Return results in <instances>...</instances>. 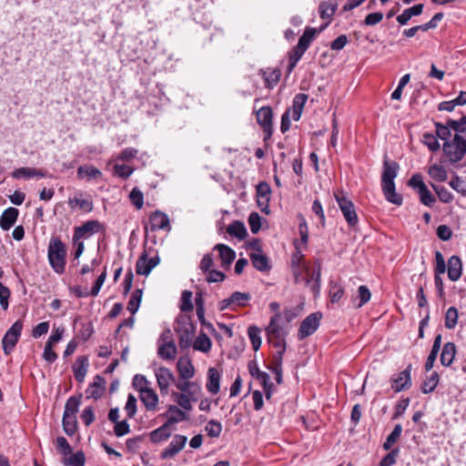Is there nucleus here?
Returning a JSON list of instances; mask_svg holds the SVG:
<instances>
[{
  "instance_id": "1",
  "label": "nucleus",
  "mask_w": 466,
  "mask_h": 466,
  "mask_svg": "<svg viewBox=\"0 0 466 466\" xmlns=\"http://www.w3.org/2000/svg\"><path fill=\"white\" fill-rule=\"evenodd\" d=\"M264 329L268 344L276 349L271 363L267 367L271 371L273 380L269 374L264 372V394L269 400L276 387L282 382V360L287 349L286 337L289 331V324H287L281 312H277Z\"/></svg>"
},
{
  "instance_id": "2",
  "label": "nucleus",
  "mask_w": 466,
  "mask_h": 466,
  "mask_svg": "<svg viewBox=\"0 0 466 466\" xmlns=\"http://www.w3.org/2000/svg\"><path fill=\"white\" fill-rule=\"evenodd\" d=\"M400 166L397 162L389 160L385 157L381 175V187L386 200L390 203L400 206L403 198L396 192L394 179L398 175Z\"/></svg>"
},
{
  "instance_id": "3",
  "label": "nucleus",
  "mask_w": 466,
  "mask_h": 466,
  "mask_svg": "<svg viewBox=\"0 0 466 466\" xmlns=\"http://www.w3.org/2000/svg\"><path fill=\"white\" fill-rule=\"evenodd\" d=\"M47 258L52 269L57 273L65 272L66 264V248L58 237L51 238L48 248Z\"/></svg>"
},
{
  "instance_id": "4",
  "label": "nucleus",
  "mask_w": 466,
  "mask_h": 466,
  "mask_svg": "<svg viewBox=\"0 0 466 466\" xmlns=\"http://www.w3.org/2000/svg\"><path fill=\"white\" fill-rule=\"evenodd\" d=\"M442 151L446 162L454 166L466 156V138L461 134H455L451 139L443 142Z\"/></svg>"
},
{
  "instance_id": "5",
  "label": "nucleus",
  "mask_w": 466,
  "mask_h": 466,
  "mask_svg": "<svg viewBox=\"0 0 466 466\" xmlns=\"http://www.w3.org/2000/svg\"><path fill=\"white\" fill-rule=\"evenodd\" d=\"M334 196L348 225L352 228L355 227L359 222V218L353 202L344 196L342 192L335 193Z\"/></svg>"
},
{
  "instance_id": "6",
  "label": "nucleus",
  "mask_w": 466,
  "mask_h": 466,
  "mask_svg": "<svg viewBox=\"0 0 466 466\" xmlns=\"http://www.w3.org/2000/svg\"><path fill=\"white\" fill-rule=\"evenodd\" d=\"M23 326V321L17 319L4 335L2 346L5 355H9L14 350L21 336Z\"/></svg>"
},
{
  "instance_id": "7",
  "label": "nucleus",
  "mask_w": 466,
  "mask_h": 466,
  "mask_svg": "<svg viewBox=\"0 0 466 466\" xmlns=\"http://www.w3.org/2000/svg\"><path fill=\"white\" fill-rule=\"evenodd\" d=\"M322 313L316 311L306 317L298 330V339L302 340L316 332L320 325Z\"/></svg>"
},
{
  "instance_id": "8",
  "label": "nucleus",
  "mask_w": 466,
  "mask_h": 466,
  "mask_svg": "<svg viewBox=\"0 0 466 466\" xmlns=\"http://www.w3.org/2000/svg\"><path fill=\"white\" fill-rule=\"evenodd\" d=\"M175 330L179 336V346L187 349L192 344L195 327L189 319L177 320Z\"/></svg>"
},
{
  "instance_id": "9",
  "label": "nucleus",
  "mask_w": 466,
  "mask_h": 466,
  "mask_svg": "<svg viewBox=\"0 0 466 466\" xmlns=\"http://www.w3.org/2000/svg\"><path fill=\"white\" fill-rule=\"evenodd\" d=\"M411 364H409L404 370L400 372L396 377L390 378L391 388L395 392L409 390L411 387Z\"/></svg>"
},
{
  "instance_id": "10",
  "label": "nucleus",
  "mask_w": 466,
  "mask_h": 466,
  "mask_svg": "<svg viewBox=\"0 0 466 466\" xmlns=\"http://www.w3.org/2000/svg\"><path fill=\"white\" fill-rule=\"evenodd\" d=\"M187 441V438L186 436L176 434L168 446L161 451L160 458L162 460L174 458L184 449Z\"/></svg>"
},
{
  "instance_id": "11",
  "label": "nucleus",
  "mask_w": 466,
  "mask_h": 466,
  "mask_svg": "<svg viewBox=\"0 0 466 466\" xmlns=\"http://www.w3.org/2000/svg\"><path fill=\"white\" fill-rule=\"evenodd\" d=\"M158 256L147 258L146 250L138 258L136 264V272L137 275L147 276L151 270L159 263Z\"/></svg>"
},
{
  "instance_id": "12",
  "label": "nucleus",
  "mask_w": 466,
  "mask_h": 466,
  "mask_svg": "<svg viewBox=\"0 0 466 466\" xmlns=\"http://www.w3.org/2000/svg\"><path fill=\"white\" fill-rule=\"evenodd\" d=\"M295 251L293 252L290 259V267L292 270V274L295 279V282H299V278L301 276V263L304 258V255L302 253L300 244L298 239H295L294 242Z\"/></svg>"
},
{
  "instance_id": "13",
  "label": "nucleus",
  "mask_w": 466,
  "mask_h": 466,
  "mask_svg": "<svg viewBox=\"0 0 466 466\" xmlns=\"http://www.w3.org/2000/svg\"><path fill=\"white\" fill-rule=\"evenodd\" d=\"M247 250L249 251L253 266L259 271H262V249L258 238H253L247 242Z\"/></svg>"
},
{
  "instance_id": "14",
  "label": "nucleus",
  "mask_w": 466,
  "mask_h": 466,
  "mask_svg": "<svg viewBox=\"0 0 466 466\" xmlns=\"http://www.w3.org/2000/svg\"><path fill=\"white\" fill-rule=\"evenodd\" d=\"M338 9V3L336 0L322 1L319 6V16L323 20H327L326 24L319 30L320 32L325 28L332 20L334 14Z\"/></svg>"
},
{
  "instance_id": "15",
  "label": "nucleus",
  "mask_w": 466,
  "mask_h": 466,
  "mask_svg": "<svg viewBox=\"0 0 466 466\" xmlns=\"http://www.w3.org/2000/svg\"><path fill=\"white\" fill-rule=\"evenodd\" d=\"M155 375L161 393H167L168 387L175 380L173 373L169 369L160 367L156 370Z\"/></svg>"
},
{
  "instance_id": "16",
  "label": "nucleus",
  "mask_w": 466,
  "mask_h": 466,
  "mask_svg": "<svg viewBox=\"0 0 466 466\" xmlns=\"http://www.w3.org/2000/svg\"><path fill=\"white\" fill-rule=\"evenodd\" d=\"M448 278L451 281H457L462 275V261L457 255L451 256L448 259L447 266Z\"/></svg>"
},
{
  "instance_id": "17",
  "label": "nucleus",
  "mask_w": 466,
  "mask_h": 466,
  "mask_svg": "<svg viewBox=\"0 0 466 466\" xmlns=\"http://www.w3.org/2000/svg\"><path fill=\"white\" fill-rule=\"evenodd\" d=\"M149 223L152 231L170 229L168 217L165 213L158 210L151 214L149 217Z\"/></svg>"
},
{
  "instance_id": "18",
  "label": "nucleus",
  "mask_w": 466,
  "mask_h": 466,
  "mask_svg": "<svg viewBox=\"0 0 466 466\" xmlns=\"http://www.w3.org/2000/svg\"><path fill=\"white\" fill-rule=\"evenodd\" d=\"M102 228V225L97 220H88L82 226L75 228L73 239L76 240L84 238L86 234H92L99 231Z\"/></svg>"
},
{
  "instance_id": "19",
  "label": "nucleus",
  "mask_w": 466,
  "mask_h": 466,
  "mask_svg": "<svg viewBox=\"0 0 466 466\" xmlns=\"http://www.w3.org/2000/svg\"><path fill=\"white\" fill-rule=\"evenodd\" d=\"M139 398L147 410L155 411L157 409L158 396L153 389L143 390L139 393Z\"/></svg>"
},
{
  "instance_id": "20",
  "label": "nucleus",
  "mask_w": 466,
  "mask_h": 466,
  "mask_svg": "<svg viewBox=\"0 0 466 466\" xmlns=\"http://www.w3.org/2000/svg\"><path fill=\"white\" fill-rule=\"evenodd\" d=\"M220 372L216 368H209L208 370V381L206 384L207 390L211 394H217L220 390Z\"/></svg>"
},
{
  "instance_id": "21",
  "label": "nucleus",
  "mask_w": 466,
  "mask_h": 466,
  "mask_svg": "<svg viewBox=\"0 0 466 466\" xmlns=\"http://www.w3.org/2000/svg\"><path fill=\"white\" fill-rule=\"evenodd\" d=\"M19 211L15 208H6L0 217V227L3 230H9L15 223Z\"/></svg>"
},
{
  "instance_id": "22",
  "label": "nucleus",
  "mask_w": 466,
  "mask_h": 466,
  "mask_svg": "<svg viewBox=\"0 0 466 466\" xmlns=\"http://www.w3.org/2000/svg\"><path fill=\"white\" fill-rule=\"evenodd\" d=\"M164 416L167 417L166 423L169 426L186 420L187 419L186 412H184L176 405L168 406L167 410L164 414Z\"/></svg>"
},
{
  "instance_id": "23",
  "label": "nucleus",
  "mask_w": 466,
  "mask_h": 466,
  "mask_svg": "<svg viewBox=\"0 0 466 466\" xmlns=\"http://www.w3.org/2000/svg\"><path fill=\"white\" fill-rule=\"evenodd\" d=\"M177 368L182 380H189L195 375L193 364L187 358H180L177 363Z\"/></svg>"
},
{
  "instance_id": "24",
  "label": "nucleus",
  "mask_w": 466,
  "mask_h": 466,
  "mask_svg": "<svg viewBox=\"0 0 466 466\" xmlns=\"http://www.w3.org/2000/svg\"><path fill=\"white\" fill-rule=\"evenodd\" d=\"M104 379L101 376L97 375L95 378L94 382L90 384L87 390H86V398H92L95 400L99 399L104 393Z\"/></svg>"
},
{
  "instance_id": "25",
  "label": "nucleus",
  "mask_w": 466,
  "mask_h": 466,
  "mask_svg": "<svg viewBox=\"0 0 466 466\" xmlns=\"http://www.w3.org/2000/svg\"><path fill=\"white\" fill-rule=\"evenodd\" d=\"M456 345L453 342H447L443 345L441 353V363L445 367L452 364L456 356Z\"/></svg>"
},
{
  "instance_id": "26",
  "label": "nucleus",
  "mask_w": 466,
  "mask_h": 466,
  "mask_svg": "<svg viewBox=\"0 0 466 466\" xmlns=\"http://www.w3.org/2000/svg\"><path fill=\"white\" fill-rule=\"evenodd\" d=\"M307 100L308 95L303 93L297 94L294 96L291 110V117L294 121H298L300 118Z\"/></svg>"
},
{
  "instance_id": "27",
  "label": "nucleus",
  "mask_w": 466,
  "mask_h": 466,
  "mask_svg": "<svg viewBox=\"0 0 466 466\" xmlns=\"http://www.w3.org/2000/svg\"><path fill=\"white\" fill-rule=\"evenodd\" d=\"M214 249L218 251L222 266L228 267L236 258L235 251L225 244H218Z\"/></svg>"
},
{
  "instance_id": "28",
  "label": "nucleus",
  "mask_w": 466,
  "mask_h": 466,
  "mask_svg": "<svg viewBox=\"0 0 466 466\" xmlns=\"http://www.w3.org/2000/svg\"><path fill=\"white\" fill-rule=\"evenodd\" d=\"M88 360L85 356L79 357L73 366L75 379L78 382H83L87 373Z\"/></svg>"
},
{
  "instance_id": "29",
  "label": "nucleus",
  "mask_w": 466,
  "mask_h": 466,
  "mask_svg": "<svg viewBox=\"0 0 466 466\" xmlns=\"http://www.w3.org/2000/svg\"><path fill=\"white\" fill-rule=\"evenodd\" d=\"M227 233L231 237L237 238L238 240H243L248 236L245 224L239 220H234L227 228Z\"/></svg>"
},
{
  "instance_id": "30",
  "label": "nucleus",
  "mask_w": 466,
  "mask_h": 466,
  "mask_svg": "<svg viewBox=\"0 0 466 466\" xmlns=\"http://www.w3.org/2000/svg\"><path fill=\"white\" fill-rule=\"evenodd\" d=\"M171 436L170 426L166 422L158 427L157 429L152 431L149 434L150 441L153 443H159L165 441L169 439Z\"/></svg>"
},
{
  "instance_id": "31",
  "label": "nucleus",
  "mask_w": 466,
  "mask_h": 466,
  "mask_svg": "<svg viewBox=\"0 0 466 466\" xmlns=\"http://www.w3.org/2000/svg\"><path fill=\"white\" fill-rule=\"evenodd\" d=\"M423 4H417L410 8L405 9L402 14L397 16L400 25H406L412 16L420 15L423 11Z\"/></svg>"
},
{
  "instance_id": "32",
  "label": "nucleus",
  "mask_w": 466,
  "mask_h": 466,
  "mask_svg": "<svg viewBox=\"0 0 466 466\" xmlns=\"http://www.w3.org/2000/svg\"><path fill=\"white\" fill-rule=\"evenodd\" d=\"M441 339H442L441 334H438L435 336L431 350V352L427 358L426 363H425V370L426 371H430L434 366L437 355H438L441 346Z\"/></svg>"
},
{
  "instance_id": "33",
  "label": "nucleus",
  "mask_w": 466,
  "mask_h": 466,
  "mask_svg": "<svg viewBox=\"0 0 466 466\" xmlns=\"http://www.w3.org/2000/svg\"><path fill=\"white\" fill-rule=\"evenodd\" d=\"M198 394L196 391H188L187 393H174V396H176V401L182 409L191 410V401L197 400L196 395Z\"/></svg>"
},
{
  "instance_id": "34",
  "label": "nucleus",
  "mask_w": 466,
  "mask_h": 466,
  "mask_svg": "<svg viewBox=\"0 0 466 466\" xmlns=\"http://www.w3.org/2000/svg\"><path fill=\"white\" fill-rule=\"evenodd\" d=\"M78 177H87L91 179H99L102 177V172L96 167L91 165L80 166L77 169Z\"/></svg>"
},
{
  "instance_id": "35",
  "label": "nucleus",
  "mask_w": 466,
  "mask_h": 466,
  "mask_svg": "<svg viewBox=\"0 0 466 466\" xmlns=\"http://www.w3.org/2000/svg\"><path fill=\"white\" fill-rule=\"evenodd\" d=\"M318 30L313 27H306L303 35L299 37V42L297 44L298 49H303L307 51L309 47L311 42L314 40Z\"/></svg>"
},
{
  "instance_id": "36",
  "label": "nucleus",
  "mask_w": 466,
  "mask_h": 466,
  "mask_svg": "<svg viewBox=\"0 0 466 466\" xmlns=\"http://www.w3.org/2000/svg\"><path fill=\"white\" fill-rule=\"evenodd\" d=\"M158 356L166 360H173L177 356V346L175 343L157 344Z\"/></svg>"
},
{
  "instance_id": "37",
  "label": "nucleus",
  "mask_w": 466,
  "mask_h": 466,
  "mask_svg": "<svg viewBox=\"0 0 466 466\" xmlns=\"http://www.w3.org/2000/svg\"><path fill=\"white\" fill-rule=\"evenodd\" d=\"M428 174L436 182H444L448 178L445 167L439 164H432L428 167Z\"/></svg>"
},
{
  "instance_id": "38",
  "label": "nucleus",
  "mask_w": 466,
  "mask_h": 466,
  "mask_svg": "<svg viewBox=\"0 0 466 466\" xmlns=\"http://www.w3.org/2000/svg\"><path fill=\"white\" fill-rule=\"evenodd\" d=\"M68 205L71 208L78 207L84 212H91L93 210V202L89 198H82L77 196L69 198Z\"/></svg>"
},
{
  "instance_id": "39",
  "label": "nucleus",
  "mask_w": 466,
  "mask_h": 466,
  "mask_svg": "<svg viewBox=\"0 0 466 466\" xmlns=\"http://www.w3.org/2000/svg\"><path fill=\"white\" fill-rule=\"evenodd\" d=\"M281 76V70L279 67L268 68L264 71V81L268 87L273 88L278 85Z\"/></svg>"
},
{
  "instance_id": "40",
  "label": "nucleus",
  "mask_w": 466,
  "mask_h": 466,
  "mask_svg": "<svg viewBox=\"0 0 466 466\" xmlns=\"http://www.w3.org/2000/svg\"><path fill=\"white\" fill-rule=\"evenodd\" d=\"M62 425L64 431L68 436L74 435L77 430L76 416L63 414Z\"/></svg>"
},
{
  "instance_id": "41",
  "label": "nucleus",
  "mask_w": 466,
  "mask_h": 466,
  "mask_svg": "<svg viewBox=\"0 0 466 466\" xmlns=\"http://www.w3.org/2000/svg\"><path fill=\"white\" fill-rule=\"evenodd\" d=\"M371 298V293L369 288L365 285H361L358 289V293L356 297L353 298V300H358V303L355 305L356 309H360L367 304Z\"/></svg>"
},
{
  "instance_id": "42",
  "label": "nucleus",
  "mask_w": 466,
  "mask_h": 466,
  "mask_svg": "<svg viewBox=\"0 0 466 466\" xmlns=\"http://www.w3.org/2000/svg\"><path fill=\"white\" fill-rule=\"evenodd\" d=\"M434 127L438 138L444 142L451 139L452 127H450V119H448L445 124L434 122Z\"/></svg>"
},
{
  "instance_id": "43",
  "label": "nucleus",
  "mask_w": 466,
  "mask_h": 466,
  "mask_svg": "<svg viewBox=\"0 0 466 466\" xmlns=\"http://www.w3.org/2000/svg\"><path fill=\"white\" fill-rule=\"evenodd\" d=\"M82 401V395L71 396L66 402L64 414L76 416Z\"/></svg>"
},
{
  "instance_id": "44",
  "label": "nucleus",
  "mask_w": 466,
  "mask_h": 466,
  "mask_svg": "<svg viewBox=\"0 0 466 466\" xmlns=\"http://www.w3.org/2000/svg\"><path fill=\"white\" fill-rule=\"evenodd\" d=\"M211 339L205 333H201L193 343L194 350L202 352H208L211 349Z\"/></svg>"
},
{
  "instance_id": "45",
  "label": "nucleus",
  "mask_w": 466,
  "mask_h": 466,
  "mask_svg": "<svg viewBox=\"0 0 466 466\" xmlns=\"http://www.w3.org/2000/svg\"><path fill=\"white\" fill-rule=\"evenodd\" d=\"M344 288L336 281H329V296L331 303L339 302L344 295Z\"/></svg>"
},
{
  "instance_id": "46",
  "label": "nucleus",
  "mask_w": 466,
  "mask_h": 466,
  "mask_svg": "<svg viewBox=\"0 0 466 466\" xmlns=\"http://www.w3.org/2000/svg\"><path fill=\"white\" fill-rule=\"evenodd\" d=\"M306 51L303 49H298V46H296L289 54V65L287 67V73L289 75L293 69L296 67L299 61L303 56L304 53Z\"/></svg>"
},
{
  "instance_id": "47",
  "label": "nucleus",
  "mask_w": 466,
  "mask_h": 466,
  "mask_svg": "<svg viewBox=\"0 0 466 466\" xmlns=\"http://www.w3.org/2000/svg\"><path fill=\"white\" fill-rule=\"evenodd\" d=\"M439 380H440V377H439V374L438 372L436 371H433L430 377H428L423 382H422V385H421V391L424 393V394H428V393H431L432 392L438 383H439Z\"/></svg>"
},
{
  "instance_id": "48",
  "label": "nucleus",
  "mask_w": 466,
  "mask_h": 466,
  "mask_svg": "<svg viewBox=\"0 0 466 466\" xmlns=\"http://www.w3.org/2000/svg\"><path fill=\"white\" fill-rule=\"evenodd\" d=\"M421 142L431 152H437L441 148V144L438 141L437 135H433L431 133H424L422 135Z\"/></svg>"
},
{
  "instance_id": "49",
  "label": "nucleus",
  "mask_w": 466,
  "mask_h": 466,
  "mask_svg": "<svg viewBox=\"0 0 466 466\" xmlns=\"http://www.w3.org/2000/svg\"><path fill=\"white\" fill-rule=\"evenodd\" d=\"M458 319L459 313L457 308L453 306L450 307L445 313V328L448 329H453L458 323Z\"/></svg>"
},
{
  "instance_id": "50",
  "label": "nucleus",
  "mask_w": 466,
  "mask_h": 466,
  "mask_svg": "<svg viewBox=\"0 0 466 466\" xmlns=\"http://www.w3.org/2000/svg\"><path fill=\"white\" fill-rule=\"evenodd\" d=\"M141 299H142V289H136L135 292L132 294V296L128 301V304H127V310L131 314H135L138 310L140 303H141Z\"/></svg>"
},
{
  "instance_id": "51",
  "label": "nucleus",
  "mask_w": 466,
  "mask_h": 466,
  "mask_svg": "<svg viewBox=\"0 0 466 466\" xmlns=\"http://www.w3.org/2000/svg\"><path fill=\"white\" fill-rule=\"evenodd\" d=\"M450 187L461 194L462 196H466V180L454 174L451 181L449 182Z\"/></svg>"
},
{
  "instance_id": "52",
  "label": "nucleus",
  "mask_w": 466,
  "mask_h": 466,
  "mask_svg": "<svg viewBox=\"0 0 466 466\" xmlns=\"http://www.w3.org/2000/svg\"><path fill=\"white\" fill-rule=\"evenodd\" d=\"M259 333L260 329L256 326H250L248 329V338L251 341L252 348L255 351H258L261 346Z\"/></svg>"
},
{
  "instance_id": "53",
  "label": "nucleus",
  "mask_w": 466,
  "mask_h": 466,
  "mask_svg": "<svg viewBox=\"0 0 466 466\" xmlns=\"http://www.w3.org/2000/svg\"><path fill=\"white\" fill-rule=\"evenodd\" d=\"M431 187L441 202L448 204L453 200V195L446 187L434 184H431Z\"/></svg>"
},
{
  "instance_id": "54",
  "label": "nucleus",
  "mask_w": 466,
  "mask_h": 466,
  "mask_svg": "<svg viewBox=\"0 0 466 466\" xmlns=\"http://www.w3.org/2000/svg\"><path fill=\"white\" fill-rule=\"evenodd\" d=\"M205 431H207L208 435L211 438H218L220 436L222 431V425L220 422H218L216 420H210L206 427Z\"/></svg>"
},
{
  "instance_id": "55",
  "label": "nucleus",
  "mask_w": 466,
  "mask_h": 466,
  "mask_svg": "<svg viewBox=\"0 0 466 466\" xmlns=\"http://www.w3.org/2000/svg\"><path fill=\"white\" fill-rule=\"evenodd\" d=\"M177 388L181 390V393H187L188 391L200 392V387L196 382L189 381L188 380H181L177 383Z\"/></svg>"
},
{
  "instance_id": "56",
  "label": "nucleus",
  "mask_w": 466,
  "mask_h": 466,
  "mask_svg": "<svg viewBox=\"0 0 466 466\" xmlns=\"http://www.w3.org/2000/svg\"><path fill=\"white\" fill-rule=\"evenodd\" d=\"M132 385L137 391H139V393L143 392V390L150 389V382L144 375L141 374H137L134 376Z\"/></svg>"
},
{
  "instance_id": "57",
  "label": "nucleus",
  "mask_w": 466,
  "mask_h": 466,
  "mask_svg": "<svg viewBox=\"0 0 466 466\" xmlns=\"http://www.w3.org/2000/svg\"><path fill=\"white\" fill-rule=\"evenodd\" d=\"M418 195L420 197V203L423 204L424 206L431 208L436 202L435 197L432 195V193L429 190L427 187L419 191Z\"/></svg>"
},
{
  "instance_id": "58",
  "label": "nucleus",
  "mask_w": 466,
  "mask_h": 466,
  "mask_svg": "<svg viewBox=\"0 0 466 466\" xmlns=\"http://www.w3.org/2000/svg\"><path fill=\"white\" fill-rule=\"evenodd\" d=\"M129 198L131 203L136 207L137 209H141L144 205V195L138 187H134L130 194Z\"/></svg>"
},
{
  "instance_id": "59",
  "label": "nucleus",
  "mask_w": 466,
  "mask_h": 466,
  "mask_svg": "<svg viewBox=\"0 0 466 466\" xmlns=\"http://www.w3.org/2000/svg\"><path fill=\"white\" fill-rule=\"evenodd\" d=\"M298 218L299 219V233L300 236L301 244L306 246L309 241L308 224L303 215L299 214Z\"/></svg>"
},
{
  "instance_id": "60",
  "label": "nucleus",
  "mask_w": 466,
  "mask_h": 466,
  "mask_svg": "<svg viewBox=\"0 0 466 466\" xmlns=\"http://www.w3.org/2000/svg\"><path fill=\"white\" fill-rule=\"evenodd\" d=\"M85 461V455L82 451H77L76 453L64 460V463L66 466H84Z\"/></svg>"
},
{
  "instance_id": "61",
  "label": "nucleus",
  "mask_w": 466,
  "mask_h": 466,
  "mask_svg": "<svg viewBox=\"0 0 466 466\" xmlns=\"http://www.w3.org/2000/svg\"><path fill=\"white\" fill-rule=\"evenodd\" d=\"M446 261L441 251H435L434 274H444L447 269Z\"/></svg>"
},
{
  "instance_id": "62",
  "label": "nucleus",
  "mask_w": 466,
  "mask_h": 466,
  "mask_svg": "<svg viewBox=\"0 0 466 466\" xmlns=\"http://www.w3.org/2000/svg\"><path fill=\"white\" fill-rule=\"evenodd\" d=\"M192 292L189 290H184L181 294V304L180 309L183 312H188L193 309V304L191 301Z\"/></svg>"
},
{
  "instance_id": "63",
  "label": "nucleus",
  "mask_w": 466,
  "mask_h": 466,
  "mask_svg": "<svg viewBox=\"0 0 466 466\" xmlns=\"http://www.w3.org/2000/svg\"><path fill=\"white\" fill-rule=\"evenodd\" d=\"M450 127H452V130L456 132V134H461L466 132V116H463L459 120H454L450 118Z\"/></svg>"
},
{
  "instance_id": "64",
  "label": "nucleus",
  "mask_w": 466,
  "mask_h": 466,
  "mask_svg": "<svg viewBox=\"0 0 466 466\" xmlns=\"http://www.w3.org/2000/svg\"><path fill=\"white\" fill-rule=\"evenodd\" d=\"M400 450L398 448L391 450L380 462V466H392L396 463Z\"/></svg>"
}]
</instances>
